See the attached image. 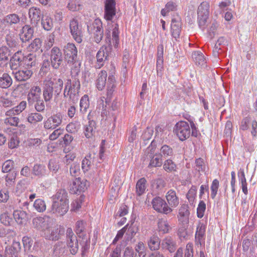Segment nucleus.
<instances>
[{
    "mask_svg": "<svg viewBox=\"0 0 257 257\" xmlns=\"http://www.w3.org/2000/svg\"><path fill=\"white\" fill-rule=\"evenodd\" d=\"M14 167V162L8 160L5 161L2 166V171L3 173H8L11 171Z\"/></svg>",
    "mask_w": 257,
    "mask_h": 257,
    "instance_id": "64",
    "label": "nucleus"
},
{
    "mask_svg": "<svg viewBox=\"0 0 257 257\" xmlns=\"http://www.w3.org/2000/svg\"><path fill=\"white\" fill-rule=\"evenodd\" d=\"M205 228L206 227L205 224L199 222L197 226L195 233V240L197 243L201 244L204 241Z\"/></svg>",
    "mask_w": 257,
    "mask_h": 257,
    "instance_id": "23",
    "label": "nucleus"
},
{
    "mask_svg": "<svg viewBox=\"0 0 257 257\" xmlns=\"http://www.w3.org/2000/svg\"><path fill=\"white\" fill-rule=\"evenodd\" d=\"M41 88L38 85L33 86L28 94V101L30 103L38 102L41 98Z\"/></svg>",
    "mask_w": 257,
    "mask_h": 257,
    "instance_id": "18",
    "label": "nucleus"
},
{
    "mask_svg": "<svg viewBox=\"0 0 257 257\" xmlns=\"http://www.w3.org/2000/svg\"><path fill=\"white\" fill-rule=\"evenodd\" d=\"M190 211L188 205L183 204L179 208L177 217L179 222L183 225L189 223Z\"/></svg>",
    "mask_w": 257,
    "mask_h": 257,
    "instance_id": "16",
    "label": "nucleus"
},
{
    "mask_svg": "<svg viewBox=\"0 0 257 257\" xmlns=\"http://www.w3.org/2000/svg\"><path fill=\"white\" fill-rule=\"evenodd\" d=\"M21 250V244L20 242L14 241L11 245L6 247V257H18V253Z\"/></svg>",
    "mask_w": 257,
    "mask_h": 257,
    "instance_id": "20",
    "label": "nucleus"
},
{
    "mask_svg": "<svg viewBox=\"0 0 257 257\" xmlns=\"http://www.w3.org/2000/svg\"><path fill=\"white\" fill-rule=\"evenodd\" d=\"M94 154L87 155L82 161V169L84 172L89 170L93 164Z\"/></svg>",
    "mask_w": 257,
    "mask_h": 257,
    "instance_id": "34",
    "label": "nucleus"
},
{
    "mask_svg": "<svg viewBox=\"0 0 257 257\" xmlns=\"http://www.w3.org/2000/svg\"><path fill=\"white\" fill-rule=\"evenodd\" d=\"M24 250L26 252H29L31 249L33 241L32 239L28 236H24L22 239Z\"/></svg>",
    "mask_w": 257,
    "mask_h": 257,
    "instance_id": "56",
    "label": "nucleus"
},
{
    "mask_svg": "<svg viewBox=\"0 0 257 257\" xmlns=\"http://www.w3.org/2000/svg\"><path fill=\"white\" fill-rule=\"evenodd\" d=\"M20 69L14 73L16 79L19 81H26L33 74V71L29 68L20 67Z\"/></svg>",
    "mask_w": 257,
    "mask_h": 257,
    "instance_id": "19",
    "label": "nucleus"
},
{
    "mask_svg": "<svg viewBox=\"0 0 257 257\" xmlns=\"http://www.w3.org/2000/svg\"><path fill=\"white\" fill-rule=\"evenodd\" d=\"M82 7V5L80 2L76 0H70L67 5L68 9L73 12L81 10Z\"/></svg>",
    "mask_w": 257,
    "mask_h": 257,
    "instance_id": "53",
    "label": "nucleus"
},
{
    "mask_svg": "<svg viewBox=\"0 0 257 257\" xmlns=\"http://www.w3.org/2000/svg\"><path fill=\"white\" fill-rule=\"evenodd\" d=\"M197 187L192 186L188 191L186 197L190 203H193L196 196Z\"/></svg>",
    "mask_w": 257,
    "mask_h": 257,
    "instance_id": "57",
    "label": "nucleus"
},
{
    "mask_svg": "<svg viewBox=\"0 0 257 257\" xmlns=\"http://www.w3.org/2000/svg\"><path fill=\"white\" fill-rule=\"evenodd\" d=\"M24 53L22 51H18L10 60V67L12 70H17L24 65Z\"/></svg>",
    "mask_w": 257,
    "mask_h": 257,
    "instance_id": "14",
    "label": "nucleus"
},
{
    "mask_svg": "<svg viewBox=\"0 0 257 257\" xmlns=\"http://www.w3.org/2000/svg\"><path fill=\"white\" fill-rule=\"evenodd\" d=\"M33 225L35 228L43 230L47 228L48 222L43 217H36L33 219Z\"/></svg>",
    "mask_w": 257,
    "mask_h": 257,
    "instance_id": "29",
    "label": "nucleus"
},
{
    "mask_svg": "<svg viewBox=\"0 0 257 257\" xmlns=\"http://www.w3.org/2000/svg\"><path fill=\"white\" fill-rule=\"evenodd\" d=\"M44 87L43 90V97L46 101H49L53 96V87H51L46 81L44 82Z\"/></svg>",
    "mask_w": 257,
    "mask_h": 257,
    "instance_id": "41",
    "label": "nucleus"
},
{
    "mask_svg": "<svg viewBox=\"0 0 257 257\" xmlns=\"http://www.w3.org/2000/svg\"><path fill=\"white\" fill-rule=\"evenodd\" d=\"M64 53L66 56L71 58L72 60H74L77 55V50L75 45L72 43H68L65 47Z\"/></svg>",
    "mask_w": 257,
    "mask_h": 257,
    "instance_id": "28",
    "label": "nucleus"
},
{
    "mask_svg": "<svg viewBox=\"0 0 257 257\" xmlns=\"http://www.w3.org/2000/svg\"><path fill=\"white\" fill-rule=\"evenodd\" d=\"M177 7V6L175 3L169 2L165 5V7L161 10V14L163 16H166L170 12L175 11Z\"/></svg>",
    "mask_w": 257,
    "mask_h": 257,
    "instance_id": "43",
    "label": "nucleus"
},
{
    "mask_svg": "<svg viewBox=\"0 0 257 257\" xmlns=\"http://www.w3.org/2000/svg\"><path fill=\"white\" fill-rule=\"evenodd\" d=\"M42 141L39 138H31L26 141V145L30 147H36L39 146Z\"/></svg>",
    "mask_w": 257,
    "mask_h": 257,
    "instance_id": "63",
    "label": "nucleus"
},
{
    "mask_svg": "<svg viewBox=\"0 0 257 257\" xmlns=\"http://www.w3.org/2000/svg\"><path fill=\"white\" fill-rule=\"evenodd\" d=\"M45 237L47 239L52 240H56L59 238V234L57 229H54L47 230V234Z\"/></svg>",
    "mask_w": 257,
    "mask_h": 257,
    "instance_id": "60",
    "label": "nucleus"
},
{
    "mask_svg": "<svg viewBox=\"0 0 257 257\" xmlns=\"http://www.w3.org/2000/svg\"><path fill=\"white\" fill-rule=\"evenodd\" d=\"M181 22L179 20L173 19L172 20L171 28L172 36L176 39L179 38L181 33Z\"/></svg>",
    "mask_w": 257,
    "mask_h": 257,
    "instance_id": "26",
    "label": "nucleus"
},
{
    "mask_svg": "<svg viewBox=\"0 0 257 257\" xmlns=\"http://www.w3.org/2000/svg\"><path fill=\"white\" fill-rule=\"evenodd\" d=\"M42 45V41L39 38H36L29 45L30 50L33 51H37L40 49Z\"/></svg>",
    "mask_w": 257,
    "mask_h": 257,
    "instance_id": "61",
    "label": "nucleus"
},
{
    "mask_svg": "<svg viewBox=\"0 0 257 257\" xmlns=\"http://www.w3.org/2000/svg\"><path fill=\"white\" fill-rule=\"evenodd\" d=\"M69 208V201L66 191L59 190L52 197V211L63 216L68 212Z\"/></svg>",
    "mask_w": 257,
    "mask_h": 257,
    "instance_id": "1",
    "label": "nucleus"
},
{
    "mask_svg": "<svg viewBox=\"0 0 257 257\" xmlns=\"http://www.w3.org/2000/svg\"><path fill=\"white\" fill-rule=\"evenodd\" d=\"M80 128L79 122L75 121L69 123L66 126V130L70 133H75L77 132Z\"/></svg>",
    "mask_w": 257,
    "mask_h": 257,
    "instance_id": "58",
    "label": "nucleus"
},
{
    "mask_svg": "<svg viewBox=\"0 0 257 257\" xmlns=\"http://www.w3.org/2000/svg\"><path fill=\"white\" fill-rule=\"evenodd\" d=\"M89 186V182L85 179L80 178H75L70 185V190L71 193L78 194L84 192Z\"/></svg>",
    "mask_w": 257,
    "mask_h": 257,
    "instance_id": "6",
    "label": "nucleus"
},
{
    "mask_svg": "<svg viewBox=\"0 0 257 257\" xmlns=\"http://www.w3.org/2000/svg\"><path fill=\"white\" fill-rule=\"evenodd\" d=\"M70 29L74 39L78 43L82 42V31L77 20L73 19L70 23Z\"/></svg>",
    "mask_w": 257,
    "mask_h": 257,
    "instance_id": "13",
    "label": "nucleus"
},
{
    "mask_svg": "<svg viewBox=\"0 0 257 257\" xmlns=\"http://www.w3.org/2000/svg\"><path fill=\"white\" fill-rule=\"evenodd\" d=\"M160 155H156L152 158L149 165L151 167H160L162 165V159Z\"/></svg>",
    "mask_w": 257,
    "mask_h": 257,
    "instance_id": "59",
    "label": "nucleus"
},
{
    "mask_svg": "<svg viewBox=\"0 0 257 257\" xmlns=\"http://www.w3.org/2000/svg\"><path fill=\"white\" fill-rule=\"evenodd\" d=\"M36 58L35 55L29 53L28 55L24 54V65L23 67L30 69L36 64Z\"/></svg>",
    "mask_w": 257,
    "mask_h": 257,
    "instance_id": "35",
    "label": "nucleus"
},
{
    "mask_svg": "<svg viewBox=\"0 0 257 257\" xmlns=\"http://www.w3.org/2000/svg\"><path fill=\"white\" fill-rule=\"evenodd\" d=\"M93 30H92V37L97 43H99L102 40L103 36L102 25L100 19H95L93 23Z\"/></svg>",
    "mask_w": 257,
    "mask_h": 257,
    "instance_id": "9",
    "label": "nucleus"
},
{
    "mask_svg": "<svg viewBox=\"0 0 257 257\" xmlns=\"http://www.w3.org/2000/svg\"><path fill=\"white\" fill-rule=\"evenodd\" d=\"M80 88V83L78 80L75 79L72 82L70 79H67L64 90V97H69L73 101L77 100Z\"/></svg>",
    "mask_w": 257,
    "mask_h": 257,
    "instance_id": "2",
    "label": "nucleus"
},
{
    "mask_svg": "<svg viewBox=\"0 0 257 257\" xmlns=\"http://www.w3.org/2000/svg\"><path fill=\"white\" fill-rule=\"evenodd\" d=\"M152 205L153 209L159 213L168 214L173 211L165 201L160 197L154 198L152 201Z\"/></svg>",
    "mask_w": 257,
    "mask_h": 257,
    "instance_id": "5",
    "label": "nucleus"
},
{
    "mask_svg": "<svg viewBox=\"0 0 257 257\" xmlns=\"http://www.w3.org/2000/svg\"><path fill=\"white\" fill-rule=\"evenodd\" d=\"M95 128V122L91 120L88 122L84 127V133L85 136L87 138H91L94 134V130Z\"/></svg>",
    "mask_w": 257,
    "mask_h": 257,
    "instance_id": "37",
    "label": "nucleus"
},
{
    "mask_svg": "<svg viewBox=\"0 0 257 257\" xmlns=\"http://www.w3.org/2000/svg\"><path fill=\"white\" fill-rule=\"evenodd\" d=\"M115 0H106L104 7V19L110 21L116 14Z\"/></svg>",
    "mask_w": 257,
    "mask_h": 257,
    "instance_id": "12",
    "label": "nucleus"
},
{
    "mask_svg": "<svg viewBox=\"0 0 257 257\" xmlns=\"http://www.w3.org/2000/svg\"><path fill=\"white\" fill-rule=\"evenodd\" d=\"M226 43V40L224 37H221L218 38L213 50V53L215 56L218 55L219 51L221 49L220 46L225 45Z\"/></svg>",
    "mask_w": 257,
    "mask_h": 257,
    "instance_id": "51",
    "label": "nucleus"
},
{
    "mask_svg": "<svg viewBox=\"0 0 257 257\" xmlns=\"http://www.w3.org/2000/svg\"><path fill=\"white\" fill-rule=\"evenodd\" d=\"M167 204L171 209L176 208L180 203L179 197L177 196L176 192L173 190H169L165 196Z\"/></svg>",
    "mask_w": 257,
    "mask_h": 257,
    "instance_id": "17",
    "label": "nucleus"
},
{
    "mask_svg": "<svg viewBox=\"0 0 257 257\" xmlns=\"http://www.w3.org/2000/svg\"><path fill=\"white\" fill-rule=\"evenodd\" d=\"M146 180L145 178L140 179L136 184V192L138 195H141L145 193L146 189Z\"/></svg>",
    "mask_w": 257,
    "mask_h": 257,
    "instance_id": "42",
    "label": "nucleus"
},
{
    "mask_svg": "<svg viewBox=\"0 0 257 257\" xmlns=\"http://www.w3.org/2000/svg\"><path fill=\"white\" fill-rule=\"evenodd\" d=\"M33 33V29L30 26L25 25L20 32V39L23 42L28 41L32 38Z\"/></svg>",
    "mask_w": 257,
    "mask_h": 257,
    "instance_id": "22",
    "label": "nucleus"
},
{
    "mask_svg": "<svg viewBox=\"0 0 257 257\" xmlns=\"http://www.w3.org/2000/svg\"><path fill=\"white\" fill-rule=\"evenodd\" d=\"M35 210L39 212H43L46 209V205L44 200L41 199H36L33 204Z\"/></svg>",
    "mask_w": 257,
    "mask_h": 257,
    "instance_id": "48",
    "label": "nucleus"
},
{
    "mask_svg": "<svg viewBox=\"0 0 257 257\" xmlns=\"http://www.w3.org/2000/svg\"><path fill=\"white\" fill-rule=\"evenodd\" d=\"M62 54L60 49L54 47L51 50V61L52 65L55 69H57L62 62Z\"/></svg>",
    "mask_w": 257,
    "mask_h": 257,
    "instance_id": "15",
    "label": "nucleus"
},
{
    "mask_svg": "<svg viewBox=\"0 0 257 257\" xmlns=\"http://www.w3.org/2000/svg\"><path fill=\"white\" fill-rule=\"evenodd\" d=\"M66 234L68 247L69 248L70 252L72 254H75L78 250V243L77 237L71 228L67 229Z\"/></svg>",
    "mask_w": 257,
    "mask_h": 257,
    "instance_id": "8",
    "label": "nucleus"
},
{
    "mask_svg": "<svg viewBox=\"0 0 257 257\" xmlns=\"http://www.w3.org/2000/svg\"><path fill=\"white\" fill-rule=\"evenodd\" d=\"M115 78L113 74H110L108 78L107 91L108 95H111L115 87Z\"/></svg>",
    "mask_w": 257,
    "mask_h": 257,
    "instance_id": "44",
    "label": "nucleus"
},
{
    "mask_svg": "<svg viewBox=\"0 0 257 257\" xmlns=\"http://www.w3.org/2000/svg\"><path fill=\"white\" fill-rule=\"evenodd\" d=\"M13 83L11 77L7 73H4L0 77V88L7 89L10 87Z\"/></svg>",
    "mask_w": 257,
    "mask_h": 257,
    "instance_id": "36",
    "label": "nucleus"
},
{
    "mask_svg": "<svg viewBox=\"0 0 257 257\" xmlns=\"http://www.w3.org/2000/svg\"><path fill=\"white\" fill-rule=\"evenodd\" d=\"M43 119L42 115L38 112H32L28 114L27 121L31 124H36L41 122Z\"/></svg>",
    "mask_w": 257,
    "mask_h": 257,
    "instance_id": "39",
    "label": "nucleus"
},
{
    "mask_svg": "<svg viewBox=\"0 0 257 257\" xmlns=\"http://www.w3.org/2000/svg\"><path fill=\"white\" fill-rule=\"evenodd\" d=\"M209 3L206 1L203 2L198 6L197 10V17L198 24L200 27L204 28L209 15Z\"/></svg>",
    "mask_w": 257,
    "mask_h": 257,
    "instance_id": "3",
    "label": "nucleus"
},
{
    "mask_svg": "<svg viewBox=\"0 0 257 257\" xmlns=\"http://www.w3.org/2000/svg\"><path fill=\"white\" fill-rule=\"evenodd\" d=\"M163 168L168 172H172L176 170L177 166L172 160L168 159L164 162Z\"/></svg>",
    "mask_w": 257,
    "mask_h": 257,
    "instance_id": "50",
    "label": "nucleus"
},
{
    "mask_svg": "<svg viewBox=\"0 0 257 257\" xmlns=\"http://www.w3.org/2000/svg\"><path fill=\"white\" fill-rule=\"evenodd\" d=\"M161 246L163 249H167L170 252H174L176 249L175 242L170 236L166 237L162 240Z\"/></svg>",
    "mask_w": 257,
    "mask_h": 257,
    "instance_id": "25",
    "label": "nucleus"
},
{
    "mask_svg": "<svg viewBox=\"0 0 257 257\" xmlns=\"http://www.w3.org/2000/svg\"><path fill=\"white\" fill-rule=\"evenodd\" d=\"M59 162L56 159H51L48 164L49 169L54 173H56L59 169Z\"/></svg>",
    "mask_w": 257,
    "mask_h": 257,
    "instance_id": "62",
    "label": "nucleus"
},
{
    "mask_svg": "<svg viewBox=\"0 0 257 257\" xmlns=\"http://www.w3.org/2000/svg\"><path fill=\"white\" fill-rule=\"evenodd\" d=\"M10 51L7 47L0 48V66L4 67L8 64Z\"/></svg>",
    "mask_w": 257,
    "mask_h": 257,
    "instance_id": "30",
    "label": "nucleus"
},
{
    "mask_svg": "<svg viewBox=\"0 0 257 257\" xmlns=\"http://www.w3.org/2000/svg\"><path fill=\"white\" fill-rule=\"evenodd\" d=\"M160 240L157 235H153L148 240V245L152 250H158L160 246Z\"/></svg>",
    "mask_w": 257,
    "mask_h": 257,
    "instance_id": "33",
    "label": "nucleus"
},
{
    "mask_svg": "<svg viewBox=\"0 0 257 257\" xmlns=\"http://www.w3.org/2000/svg\"><path fill=\"white\" fill-rule=\"evenodd\" d=\"M107 72L104 70H102L98 75L96 81V86L99 90H102L106 85Z\"/></svg>",
    "mask_w": 257,
    "mask_h": 257,
    "instance_id": "27",
    "label": "nucleus"
},
{
    "mask_svg": "<svg viewBox=\"0 0 257 257\" xmlns=\"http://www.w3.org/2000/svg\"><path fill=\"white\" fill-rule=\"evenodd\" d=\"M0 103L5 107L11 106L13 105L12 101L8 98V93L2 92L0 96Z\"/></svg>",
    "mask_w": 257,
    "mask_h": 257,
    "instance_id": "54",
    "label": "nucleus"
},
{
    "mask_svg": "<svg viewBox=\"0 0 257 257\" xmlns=\"http://www.w3.org/2000/svg\"><path fill=\"white\" fill-rule=\"evenodd\" d=\"M13 216L16 222L19 224H22L26 222L27 219V213L23 210H15Z\"/></svg>",
    "mask_w": 257,
    "mask_h": 257,
    "instance_id": "32",
    "label": "nucleus"
},
{
    "mask_svg": "<svg viewBox=\"0 0 257 257\" xmlns=\"http://www.w3.org/2000/svg\"><path fill=\"white\" fill-rule=\"evenodd\" d=\"M19 122V118L17 116L7 117L4 119V124L7 126H17Z\"/></svg>",
    "mask_w": 257,
    "mask_h": 257,
    "instance_id": "55",
    "label": "nucleus"
},
{
    "mask_svg": "<svg viewBox=\"0 0 257 257\" xmlns=\"http://www.w3.org/2000/svg\"><path fill=\"white\" fill-rule=\"evenodd\" d=\"M170 226L166 219H159L157 223V230L160 233L166 234L169 232Z\"/></svg>",
    "mask_w": 257,
    "mask_h": 257,
    "instance_id": "31",
    "label": "nucleus"
},
{
    "mask_svg": "<svg viewBox=\"0 0 257 257\" xmlns=\"http://www.w3.org/2000/svg\"><path fill=\"white\" fill-rule=\"evenodd\" d=\"M135 250L136 251V257H145L146 249L143 242H139L136 244Z\"/></svg>",
    "mask_w": 257,
    "mask_h": 257,
    "instance_id": "45",
    "label": "nucleus"
},
{
    "mask_svg": "<svg viewBox=\"0 0 257 257\" xmlns=\"http://www.w3.org/2000/svg\"><path fill=\"white\" fill-rule=\"evenodd\" d=\"M1 222L5 226H11L13 222V219L7 212H4L0 215Z\"/></svg>",
    "mask_w": 257,
    "mask_h": 257,
    "instance_id": "52",
    "label": "nucleus"
},
{
    "mask_svg": "<svg viewBox=\"0 0 257 257\" xmlns=\"http://www.w3.org/2000/svg\"><path fill=\"white\" fill-rule=\"evenodd\" d=\"M110 51L111 47L109 46H102L100 48L96 54L97 63L96 66L97 68H100L104 65Z\"/></svg>",
    "mask_w": 257,
    "mask_h": 257,
    "instance_id": "10",
    "label": "nucleus"
},
{
    "mask_svg": "<svg viewBox=\"0 0 257 257\" xmlns=\"http://www.w3.org/2000/svg\"><path fill=\"white\" fill-rule=\"evenodd\" d=\"M46 81L54 90L57 95H59L62 91L63 86V81L60 78H51L46 80Z\"/></svg>",
    "mask_w": 257,
    "mask_h": 257,
    "instance_id": "21",
    "label": "nucleus"
},
{
    "mask_svg": "<svg viewBox=\"0 0 257 257\" xmlns=\"http://www.w3.org/2000/svg\"><path fill=\"white\" fill-rule=\"evenodd\" d=\"M62 121V115L58 113L49 117L44 122V127L46 129H54L59 126Z\"/></svg>",
    "mask_w": 257,
    "mask_h": 257,
    "instance_id": "11",
    "label": "nucleus"
},
{
    "mask_svg": "<svg viewBox=\"0 0 257 257\" xmlns=\"http://www.w3.org/2000/svg\"><path fill=\"white\" fill-rule=\"evenodd\" d=\"M3 21L4 23L8 25L16 24L20 22V18L16 14H10L6 16Z\"/></svg>",
    "mask_w": 257,
    "mask_h": 257,
    "instance_id": "47",
    "label": "nucleus"
},
{
    "mask_svg": "<svg viewBox=\"0 0 257 257\" xmlns=\"http://www.w3.org/2000/svg\"><path fill=\"white\" fill-rule=\"evenodd\" d=\"M17 173L15 171L10 172L5 176L6 185L10 187L13 186L15 183Z\"/></svg>",
    "mask_w": 257,
    "mask_h": 257,
    "instance_id": "49",
    "label": "nucleus"
},
{
    "mask_svg": "<svg viewBox=\"0 0 257 257\" xmlns=\"http://www.w3.org/2000/svg\"><path fill=\"white\" fill-rule=\"evenodd\" d=\"M41 24L45 30L50 31L53 27V19L50 16L45 15L42 18Z\"/></svg>",
    "mask_w": 257,
    "mask_h": 257,
    "instance_id": "38",
    "label": "nucleus"
},
{
    "mask_svg": "<svg viewBox=\"0 0 257 257\" xmlns=\"http://www.w3.org/2000/svg\"><path fill=\"white\" fill-rule=\"evenodd\" d=\"M41 16V10L35 7H31L29 11V17L32 23L37 24Z\"/></svg>",
    "mask_w": 257,
    "mask_h": 257,
    "instance_id": "24",
    "label": "nucleus"
},
{
    "mask_svg": "<svg viewBox=\"0 0 257 257\" xmlns=\"http://www.w3.org/2000/svg\"><path fill=\"white\" fill-rule=\"evenodd\" d=\"M111 31H112V43L114 47H117L119 43L118 38V26L113 22H109L106 29V35L108 38L110 37Z\"/></svg>",
    "mask_w": 257,
    "mask_h": 257,
    "instance_id": "7",
    "label": "nucleus"
},
{
    "mask_svg": "<svg viewBox=\"0 0 257 257\" xmlns=\"http://www.w3.org/2000/svg\"><path fill=\"white\" fill-rule=\"evenodd\" d=\"M174 132L180 140L184 141L190 136V126L186 121H179L175 124L174 128Z\"/></svg>",
    "mask_w": 257,
    "mask_h": 257,
    "instance_id": "4",
    "label": "nucleus"
},
{
    "mask_svg": "<svg viewBox=\"0 0 257 257\" xmlns=\"http://www.w3.org/2000/svg\"><path fill=\"white\" fill-rule=\"evenodd\" d=\"M192 58L197 65L204 66L206 63V59L200 52H194L192 54Z\"/></svg>",
    "mask_w": 257,
    "mask_h": 257,
    "instance_id": "40",
    "label": "nucleus"
},
{
    "mask_svg": "<svg viewBox=\"0 0 257 257\" xmlns=\"http://www.w3.org/2000/svg\"><path fill=\"white\" fill-rule=\"evenodd\" d=\"M89 106V100L88 95L83 96L80 101V110L82 113H85Z\"/></svg>",
    "mask_w": 257,
    "mask_h": 257,
    "instance_id": "46",
    "label": "nucleus"
}]
</instances>
